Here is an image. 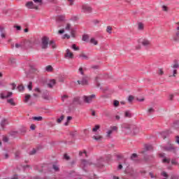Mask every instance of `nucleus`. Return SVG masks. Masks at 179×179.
<instances>
[{
    "mask_svg": "<svg viewBox=\"0 0 179 179\" xmlns=\"http://www.w3.org/2000/svg\"><path fill=\"white\" fill-rule=\"evenodd\" d=\"M133 101H134V96L132 95L129 96V98H128L129 103H132Z\"/></svg>",
    "mask_w": 179,
    "mask_h": 179,
    "instance_id": "603ef678",
    "label": "nucleus"
},
{
    "mask_svg": "<svg viewBox=\"0 0 179 179\" xmlns=\"http://www.w3.org/2000/svg\"><path fill=\"white\" fill-rule=\"evenodd\" d=\"M98 129H100V125L96 124L95 127L92 129L93 132H96Z\"/></svg>",
    "mask_w": 179,
    "mask_h": 179,
    "instance_id": "c9c22d12",
    "label": "nucleus"
},
{
    "mask_svg": "<svg viewBox=\"0 0 179 179\" xmlns=\"http://www.w3.org/2000/svg\"><path fill=\"white\" fill-rule=\"evenodd\" d=\"M113 106L114 107H118L120 106V101L117 100L113 101Z\"/></svg>",
    "mask_w": 179,
    "mask_h": 179,
    "instance_id": "37998d69",
    "label": "nucleus"
},
{
    "mask_svg": "<svg viewBox=\"0 0 179 179\" xmlns=\"http://www.w3.org/2000/svg\"><path fill=\"white\" fill-rule=\"evenodd\" d=\"M162 162H163V163H167V164H169L171 160H170V159H167L165 157L162 159Z\"/></svg>",
    "mask_w": 179,
    "mask_h": 179,
    "instance_id": "a18cd8bd",
    "label": "nucleus"
},
{
    "mask_svg": "<svg viewBox=\"0 0 179 179\" xmlns=\"http://www.w3.org/2000/svg\"><path fill=\"white\" fill-rule=\"evenodd\" d=\"M123 128L126 129L128 134L133 133L134 135L139 134V128L136 126L131 124H123Z\"/></svg>",
    "mask_w": 179,
    "mask_h": 179,
    "instance_id": "f257e3e1",
    "label": "nucleus"
},
{
    "mask_svg": "<svg viewBox=\"0 0 179 179\" xmlns=\"http://www.w3.org/2000/svg\"><path fill=\"white\" fill-rule=\"evenodd\" d=\"M29 90H33V83L30 81L27 85Z\"/></svg>",
    "mask_w": 179,
    "mask_h": 179,
    "instance_id": "4c0bfd02",
    "label": "nucleus"
},
{
    "mask_svg": "<svg viewBox=\"0 0 179 179\" xmlns=\"http://www.w3.org/2000/svg\"><path fill=\"white\" fill-rule=\"evenodd\" d=\"M42 99H44V100H48L49 96H48V91L43 93Z\"/></svg>",
    "mask_w": 179,
    "mask_h": 179,
    "instance_id": "412c9836",
    "label": "nucleus"
},
{
    "mask_svg": "<svg viewBox=\"0 0 179 179\" xmlns=\"http://www.w3.org/2000/svg\"><path fill=\"white\" fill-rule=\"evenodd\" d=\"M117 129H118V127H117L116 126L110 127V130L111 131H117Z\"/></svg>",
    "mask_w": 179,
    "mask_h": 179,
    "instance_id": "0e129e2a",
    "label": "nucleus"
},
{
    "mask_svg": "<svg viewBox=\"0 0 179 179\" xmlns=\"http://www.w3.org/2000/svg\"><path fill=\"white\" fill-rule=\"evenodd\" d=\"M48 44H50V38L48 36H43L41 39V48L43 50H47L48 48Z\"/></svg>",
    "mask_w": 179,
    "mask_h": 179,
    "instance_id": "f03ea898",
    "label": "nucleus"
},
{
    "mask_svg": "<svg viewBox=\"0 0 179 179\" xmlns=\"http://www.w3.org/2000/svg\"><path fill=\"white\" fill-rule=\"evenodd\" d=\"M82 9H83L84 13H92V7H90L87 4L83 5Z\"/></svg>",
    "mask_w": 179,
    "mask_h": 179,
    "instance_id": "39448f33",
    "label": "nucleus"
},
{
    "mask_svg": "<svg viewBox=\"0 0 179 179\" xmlns=\"http://www.w3.org/2000/svg\"><path fill=\"white\" fill-rule=\"evenodd\" d=\"M32 120H34V121H43V117L34 116V117H32Z\"/></svg>",
    "mask_w": 179,
    "mask_h": 179,
    "instance_id": "b1692460",
    "label": "nucleus"
},
{
    "mask_svg": "<svg viewBox=\"0 0 179 179\" xmlns=\"http://www.w3.org/2000/svg\"><path fill=\"white\" fill-rule=\"evenodd\" d=\"M155 159V157L153 155H145L144 156V162H152Z\"/></svg>",
    "mask_w": 179,
    "mask_h": 179,
    "instance_id": "4468645a",
    "label": "nucleus"
},
{
    "mask_svg": "<svg viewBox=\"0 0 179 179\" xmlns=\"http://www.w3.org/2000/svg\"><path fill=\"white\" fill-rule=\"evenodd\" d=\"M25 6H27L28 9H38V6H35L33 1H28L25 4Z\"/></svg>",
    "mask_w": 179,
    "mask_h": 179,
    "instance_id": "9d476101",
    "label": "nucleus"
},
{
    "mask_svg": "<svg viewBox=\"0 0 179 179\" xmlns=\"http://www.w3.org/2000/svg\"><path fill=\"white\" fill-rule=\"evenodd\" d=\"M172 68H173L174 69H178L179 68L178 60L177 59L174 60V64L172 66Z\"/></svg>",
    "mask_w": 179,
    "mask_h": 179,
    "instance_id": "aec40b11",
    "label": "nucleus"
},
{
    "mask_svg": "<svg viewBox=\"0 0 179 179\" xmlns=\"http://www.w3.org/2000/svg\"><path fill=\"white\" fill-rule=\"evenodd\" d=\"M92 99H96V94H92L90 96H86V95L83 96L84 103H92Z\"/></svg>",
    "mask_w": 179,
    "mask_h": 179,
    "instance_id": "20e7f679",
    "label": "nucleus"
},
{
    "mask_svg": "<svg viewBox=\"0 0 179 179\" xmlns=\"http://www.w3.org/2000/svg\"><path fill=\"white\" fill-rule=\"evenodd\" d=\"M141 44L143 45V47H145V48H149V47H150V45L152 44V43L150 42V41H149L146 38H144L142 40Z\"/></svg>",
    "mask_w": 179,
    "mask_h": 179,
    "instance_id": "0eeeda50",
    "label": "nucleus"
},
{
    "mask_svg": "<svg viewBox=\"0 0 179 179\" xmlns=\"http://www.w3.org/2000/svg\"><path fill=\"white\" fill-rule=\"evenodd\" d=\"M176 143H178V145H179V136H176Z\"/></svg>",
    "mask_w": 179,
    "mask_h": 179,
    "instance_id": "774afa93",
    "label": "nucleus"
},
{
    "mask_svg": "<svg viewBox=\"0 0 179 179\" xmlns=\"http://www.w3.org/2000/svg\"><path fill=\"white\" fill-rule=\"evenodd\" d=\"M66 54L64 55V57L69 58V59L73 58V53L71 52L69 49H67L66 50Z\"/></svg>",
    "mask_w": 179,
    "mask_h": 179,
    "instance_id": "f8f14e48",
    "label": "nucleus"
},
{
    "mask_svg": "<svg viewBox=\"0 0 179 179\" xmlns=\"http://www.w3.org/2000/svg\"><path fill=\"white\" fill-rule=\"evenodd\" d=\"M64 118H65V116L64 115H62L61 117L57 120V122L58 124H61V122H62V120H64Z\"/></svg>",
    "mask_w": 179,
    "mask_h": 179,
    "instance_id": "473e14b6",
    "label": "nucleus"
},
{
    "mask_svg": "<svg viewBox=\"0 0 179 179\" xmlns=\"http://www.w3.org/2000/svg\"><path fill=\"white\" fill-rule=\"evenodd\" d=\"M13 94V93L10 92H8L6 96L3 95V94H1L0 98L2 100H3L5 99H8L9 97H12Z\"/></svg>",
    "mask_w": 179,
    "mask_h": 179,
    "instance_id": "ddd939ff",
    "label": "nucleus"
},
{
    "mask_svg": "<svg viewBox=\"0 0 179 179\" xmlns=\"http://www.w3.org/2000/svg\"><path fill=\"white\" fill-rule=\"evenodd\" d=\"M15 29H16V30L17 31H20L22 30V27H20V25H15L14 26Z\"/></svg>",
    "mask_w": 179,
    "mask_h": 179,
    "instance_id": "680f3d73",
    "label": "nucleus"
},
{
    "mask_svg": "<svg viewBox=\"0 0 179 179\" xmlns=\"http://www.w3.org/2000/svg\"><path fill=\"white\" fill-rule=\"evenodd\" d=\"M71 48L74 50V51H79V47L76 46V44H73L71 45Z\"/></svg>",
    "mask_w": 179,
    "mask_h": 179,
    "instance_id": "e433bc0d",
    "label": "nucleus"
},
{
    "mask_svg": "<svg viewBox=\"0 0 179 179\" xmlns=\"http://www.w3.org/2000/svg\"><path fill=\"white\" fill-rule=\"evenodd\" d=\"M71 37H73V38H75L76 35H75V30L72 29L71 31Z\"/></svg>",
    "mask_w": 179,
    "mask_h": 179,
    "instance_id": "e2e57ef3",
    "label": "nucleus"
},
{
    "mask_svg": "<svg viewBox=\"0 0 179 179\" xmlns=\"http://www.w3.org/2000/svg\"><path fill=\"white\" fill-rule=\"evenodd\" d=\"M9 61L10 65H12L13 66H15L16 65V59L15 58H10Z\"/></svg>",
    "mask_w": 179,
    "mask_h": 179,
    "instance_id": "4be33fe9",
    "label": "nucleus"
},
{
    "mask_svg": "<svg viewBox=\"0 0 179 179\" xmlns=\"http://www.w3.org/2000/svg\"><path fill=\"white\" fill-rule=\"evenodd\" d=\"M79 58H82V59H89V57L83 53L79 55Z\"/></svg>",
    "mask_w": 179,
    "mask_h": 179,
    "instance_id": "c85d7f7f",
    "label": "nucleus"
},
{
    "mask_svg": "<svg viewBox=\"0 0 179 179\" xmlns=\"http://www.w3.org/2000/svg\"><path fill=\"white\" fill-rule=\"evenodd\" d=\"M170 135V131L167 130L166 131L161 132V136L163 139H166Z\"/></svg>",
    "mask_w": 179,
    "mask_h": 179,
    "instance_id": "2eb2a0df",
    "label": "nucleus"
},
{
    "mask_svg": "<svg viewBox=\"0 0 179 179\" xmlns=\"http://www.w3.org/2000/svg\"><path fill=\"white\" fill-rule=\"evenodd\" d=\"M54 69L52 68V66H51V65H48V66H47L46 67H45V71H46V72H52V70H53Z\"/></svg>",
    "mask_w": 179,
    "mask_h": 179,
    "instance_id": "a878e982",
    "label": "nucleus"
},
{
    "mask_svg": "<svg viewBox=\"0 0 179 179\" xmlns=\"http://www.w3.org/2000/svg\"><path fill=\"white\" fill-rule=\"evenodd\" d=\"M66 30H71V24H67L65 28Z\"/></svg>",
    "mask_w": 179,
    "mask_h": 179,
    "instance_id": "338daca9",
    "label": "nucleus"
},
{
    "mask_svg": "<svg viewBox=\"0 0 179 179\" xmlns=\"http://www.w3.org/2000/svg\"><path fill=\"white\" fill-rule=\"evenodd\" d=\"M82 164H83L84 167H86L87 166L92 165V162H90L86 159H82Z\"/></svg>",
    "mask_w": 179,
    "mask_h": 179,
    "instance_id": "f3484780",
    "label": "nucleus"
},
{
    "mask_svg": "<svg viewBox=\"0 0 179 179\" xmlns=\"http://www.w3.org/2000/svg\"><path fill=\"white\" fill-rule=\"evenodd\" d=\"M7 103L10 104L11 106H16V103H15V101H13V99H8Z\"/></svg>",
    "mask_w": 179,
    "mask_h": 179,
    "instance_id": "7c9ffc66",
    "label": "nucleus"
},
{
    "mask_svg": "<svg viewBox=\"0 0 179 179\" xmlns=\"http://www.w3.org/2000/svg\"><path fill=\"white\" fill-rule=\"evenodd\" d=\"M145 150H153V146H152V145H149V144H145Z\"/></svg>",
    "mask_w": 179,
    "mask_h": 179,
    "instance_id": "5701e85b",
    "label": "nucleus"
},
{
    "mask_svg": "<svg viewBox=\"0 0 179 179\" xmlns=\"http://www.w3.org/2000/svg\"><path fill=\"white\" fill-rule=\"evenodd\" d=\"M94 139H95V141H101V139H103V137L101 136H94Z\"/></svg>",
    "mask_w": 179,
    "mask_h": 179,
    "instance_id": "c03bdc74",
    "label": "nucleus"
},
{
    "mask_svg": "<svg viewBox=\"0 0 179 179\" xmlns=\"http://www.w3.org/2000/svg\"><path fill=\"white\" fill-rule=\"evenodd\" d=\"M9 124V122H8V120L6 119H3L1 122V127L3 128L4 127H6Z\"/></svg>",
    "mask_w": 179,
    "mask_h": 179,
    "instance_id": "dca6fc26",
    "label": "nucleus"
},
{
    "mask_svg": "<svg viewBox=\"0 0 179 179\" xmlns=\"http://www.w3.org/2000/svg\"><path fill=\"white\" fill-rule=\"evenodd\" d=\"M55 85V80H52V83H48V86L51 89Z\"/></svg>",
    "mask_w": 179,
    "mask_h": 179,
    "instance_id": "ea45409f",
    "label": "nucleus"
},
{
    "mask_svg": "<svg viewBox=\"0 0 179 179\" xmlns=\"http://www.w3.org/2000/svg\"><path fill=\"white\" fill-rule=\"evenodd\" d=\"M78 85H81L82 86H86L89 85V82L87 81V77H83L81 80L77 81Z\"/></svg>",
    "mask_w": 179,
    "mask_h": 179,
    "instance_id": "1a4fd4ad",
    "label": "nucleus"
},
{
    "mask_svg": "<svg viewBox=\"0 0 179 179\" xmlns=\"http://www.w3.org/2000/svg\"><path fill=\"white\" fill-rule=\"evenodd\" d=\"M49 45H50L52 48H57V45L55 44V41L54 40L49 41Z\"/></svg>",
    "mask_w": 179,
    "mask_h": 179,
    "instance_id": "6ab92c4d",
    "label": "nucleus"
},
{
    "mask_svg": "<svg viewBox=\"0 0 179 179\" xmlns=\"http://www.w3.org/2000/svg\"><path fill=\"white\" fill-rule=\"evenodd\" d=\"M90 43L91 44H94V45H97V44H99V43L97 42V41L94 38H92L90 41Z\"/></svg>",
    "mask_w": 179,
    "mask_h": 179,
    "instance_id": "393cba45",
    "label": "nucleus"
},
{
    "mask_svg": "<svg viewBox=\"0 0 179 179\" xmlns=\"http://www.w3.org/2000/svg\"><path fill=\"white\" fill-rule=\"evenodd\" d=\"M113 30V27L111 26H108L106 28V31L108 33V34H111V31Z\"/></svg>",
    "mask_w": 179,
    "mask_h": 179,
    "instance_id": "58836bf2",
    "label": "nucleus"
},
{
    "mask_svg": "<svg viewBox=\"0 0 179 179\" xmlns=\"http://www.w3.org/2000/svg\"><path fill=\"white\" fill-rule=\"evenodd\" d=\"M31 97V95L30 94H27L25 96V100H24V102L25 103H27V101H29V100H30V98Z\"/></svg>",
    "mask_w": 179,
    "mask_h": 179,
    "instance_id": "79ce46f5",
    "label": "nucleus"
},
{
    "mask_svg": "<svg viewBox=\"0 0 179 179\" xmlns=\"http://www.w3.org/2000/svg\"><path fill=\"white\" fill-rule=\"evenodd\" d=\"M148 114H152V113H155V109L150 108V109H148Z\"/></svg>",
    "mask_w": 179,
    "mask_h": 179,
    "instance_id": "052dcab7",
    "label": "nucleus"
},
{
    "mask_svg": "<svg viewBox=\"0 0 179 179\" xmlns=\"http://www.w3.org/2000/svg\"><path fill=\"white\" fill-rule=\"evenodd\" d=\"M17 89L18 92H23V90H24V87L23 85H18Z\"/></svg>",
    "mask_w": 179,
    "mask_h": 179,
    "instance_id": "f704fd0d",
    "label": "nucleus"
},
{
    "mask_svg": "<svg viewBox=\"0 0 179 179\" xmlns=\"http://www.w3.org/2000/svg\"><path fill=\"white\" fill-rule=\"evenodd\" d=\"M71 136H72L73 138H75L76 135H78V131H71L70 133Z\"/></svg>",
    "mask_w": 179,
    "mask_h": 179,
    "instance_id": "49530a36",
    "label": "nucleus"
},
{
    "mask_svg": "<svg viewBox=\"0 0 179 179\" xmlns=\"http://www.w3.org/2000/svg\"><path fill=\"white\" fill-rule=\"evenodd\" d=\"M136 157H138V155H136V153H134L131 156V159L134 160V159H136Z\"/></svg>",
    "mask_w": 179,
    "mask_h": 179,
    "instance_id": "13d9d810",
    "label": "nucleus"
},
{
    "mask_svg": "<svg viewBox=\"0 0 179 179\" xmlns=\"http://www.w3.org/2000/svg\"><path fill=\"white\" fill-rule=\"evenodd\" d=\"M36 153H37V150H36V149H33L31 151L29 152V155H36Z\"/></svg>",
    "mask_w": 179,
    "mask_h": 179,
    "instance_id": "8fccbe9b",
    "label": "nucleus"
},
{
    "mask_svg": "<svg viewBox=\"0 0 179 179\" xmlns=\"http://www.w3.org/2000/svg\"><path fill=\"white\" fill-rule=\"evenodd\" d=\"M3 142H4V143L9 142V138H8V136H3Z\"/></svg>",
    "mask_w": 179,
    "mask_h": 179,
    "instance_id": "a19ab883",
    "label": "nucleus"
},
{
    "mask_svg": "<svg viewBox=\"0 0 179 179\" xmlns=\"http://www.w3.org/2000/svg\"><path fill=\"white\" fill-rule=\"evenodd\" d=\"M73 104H78L80 106L82 104V101H80V96H76L73 99Z\"/></svg>",
    "mask_w": 179,
    "mask_h": 179,
    "instance_id": "9b49d317",
    "label": "nucleus"
},
{
    "mask_svg": "<svg viewBox=\"0 0 179 179\" xmlns=\"http://www.w3.org/2000/svg\"><path fill=\"white\" fill-rule=\"evenodd\" d=\"M52 169H53L54 171H56V172L59 171V166H58L57 164H53V165H52Z\"/></svg>",
    "mask_w": 179,
    "mask_h": 179,
    "instance_id": "72a5a7b5",
    "label": "nucleus"
},
{
    "mask_svg": "<svg viewBox=\"0 0 179 179\" xmlns=\"http://www.w3.org/2000/svg\"><path fill=\"white\" fill-rule=\"evenodd\" d=\"M34 44H36V42L33 40H29L24 43V45L27 48H31L32 47H34Z\"/></svg>",
    "mask_w": 179,
    "mask_h": 179,
    "instance_id": "6e6552de",
    "label": "nucleus"
},
{
    "mask_svg": "<svg viewBox=\"0 0 179 179\" xmlns=\"http://www.w3.org/2000/svg\"><path fill=\"white\" fill-rule=\"evenodd\" d=\"M69 2V6H72L73 5V3H75V0H67Z\"/></svg>",
    "mask_w": 179,
    "mask_h": 179,
    "instance_id": "864d4df0",
    "label": "nucleus"
},
{
    "mask_svg": "<svg viewBox=\"0 0 179 179\" xmlns=\"http://www.w3.org/2000/svg\"><path fill=\"white\" fill-rule=\"evenodd\" d=\"M173 41L176 43H179V31H177L176 34L173 36Z\"/></svg>",
    "mask_w": 179,
    "mask_h": 179,
    "instance_id": "a211bd4d",
    "label": "nucleus"
},
{
    "mask_svg": "<svg viewBox=\"0 0 179 179\" xmlns=\"http://www.w3.org/2000/svg\"><path fill=\"white\" fill-rule=\"evenodd\" d=\"M64 159H65V160H69L71 157L68 155V154H64Z\"/></svg>",
    "mask_w": 179,
    "mask_h": 179,
    "instance_id": "bf43d9fd",
    "label": "nucleus"
},
{
    "mask_svg": "<svg viewBox=\"0 0 179 179\" xmlns=\"http://www.w3.org/2000/svg\"><path fill=\"white\" fill-rule=\"evenodd\" d=\"M143 29H144L143 23L138 22V30H143Z\"/></svg>",
    "mask_w": 179,
    "mask_h": 179,
    "instance_id": "c756f323",
    "label": "nucleus"
},
{
    "mask_svg": "<svg viewBox=\"0 0 179 179\" xmlns=\"http://www.w3.org/2000/svg\"><path fill=\"white\" fill-rule=\"evenodd\" d=\"M125 173L127 174V176H129V177H133V178H134L135 176H136V173L132 169H130L128 168L126 169Z\"/></svg>",
    "mask_w": 179,
    "mask_h": 179,
    "instance_id": "423d86ee",
    "label": "nucleus"
},
{
    "mask_svg": "<svg viewBox=\"0 0 179 179\" xmlns=\"http://www.w3.org/2000/svg\"><path fill=\"white\" fill-rule=\"evenodd\" d=\"M29 68L30 69H31V71H37V69H36V66L34 65H29Z\"/></svg>",
    "mask_w": 179,
    "mask_h": 179,
    "instance_id": "5fc2aeb1",
    "label": "nucleus"
},
{
    "mask_svg": "<svg viewBox=\"0 0 179 179\" xmlns=\"http://www.w3.org/2000/svg\"><path fill=\"white\" fill-rule=\"evenodd\" d=\"M178 148L175 147L173 145L170 144L169 146L164 147V150L166 152H172L173 153H176L178 150Z\"/></svg>",
    "mask_w": 179,
    "mask_h": 179,
    "instance_id": "7ed1b4c3",
    "label": "nucleus"
},
{
    "mask_svg": "<svg viewBox=\"0 0 179 179\" xmlns=\"http://www.w3.org/2000/svg\"><path fill=\"white\" fill-rule=\"evenodd\" d=\"M57 20H58L59 22H64V20H65V16H64V15H59L57 17Z\"/></svg>",
    "mask_w": 179,
    "mask_h": 179,
    "instance_id": "cd10ccee",
    "label": "nucleus"
},
{
    "mask_svg": "<svg viewBox=\"0 0 179 179\" xmlns=\"http://www.w3.org/2000/svg\"><path fill=\"white\" fill-rule=\"evenodd\" d=\"M65 99H68V95H63L62 96V101H65Z\"/></svg>",
    "mask_w": 179,
    "mask_h": 179,
    "instance_id": "69168bd1",
    "label": "nucleus"
},
{
    "mask_svg": "<svg viewBox=\"0 0 179 179\" xmlns=\"http://www.w3.org/2000/svg\"><path fill=\"white\" fill-rule=\"evenodd\" d=\"M34 2L35 3H38L39 5H41V3H43V0H34Z\"/></svg>",
    "mask_w": 179,
    "mask_h": 179,
    "instance_id": "4d7b16f0",
    "label": "nucleus"
},
{
    "mask_svg": "<svg viewBox=\"0 0 179 179\" xmlns=\"http://www.w3.org/2000/svg\"><path fill=\"white\" fill-rule=\"evenodd\" d=\"M124 117H126V118H131V117H132V114H131L129 111H126L124 113Z\"/></svg>",
    "mask_w": 179,
    "mask_h": 179,
    "instance_id": "2f4dec72",
    "label": "nucleus"
},
{
    "mask_svg": "<svg viewBox=\"0 0 179 179\" xmlns=\"http://www.w3.org/2000/svg\"><path fill=\"white\" fill-rule=\"evenodd\" d=\"M161 176L163 177H165L166 178H169V174L166 171H162L161 173Z\"/></svg>",
    "mask_w": 179,
    "mask_h": 179,
    "instance_id": "de8ad7c7",
    "label": "nucleus"
},
{
    "mask_svg": "<svg viewBox=\"0 0 179 179\" xmlns=\"http://www.w3.org/2000/svg\"><path fill=\"white\" fill-rule=\"evenodd\" d=\"M89 39V36L85 34L83 36V41H87V40Z\"/></svg>",
    "mask_w": 179,
    "mask_h": 179,
    "instance_id": "09e8293b",
    "label": "nucleus"
},
{
    "mask_svg": "<svg viewBox=\"0 0 179 179\" xmlns=\"http://www.w3.org/2000/svg\"><path fill=\"white\" fill-rule=\"evenodd\" d=\"M20 157V151H17L15 152V159H19Z\"/></svg>",
    "mask_w": 179,
    "mask_h": 179,
    "instance_id": "6e6d98bb",
    "label": "nucleus"
},
{
    "mask_svg": "<svg viewBox=\"0 0 179 179\" xmlns=\"http://www.w3.org/2000/svg\"><path fill=\"white\" fill-rule=\"evenodd\" d=\"M111 134H113V130L110 129L107 131V134H106V136L108 138H110V136H111Z\"/></svg>",
    "mask_w": 179,
    "mask_h": 179,
    "instance_id": "3c124183",
    "label": "nucleus"
},
{
    "mask_svg": "<svg viewBox=\"0 0 179 179\" xmlns=\"http://www.w3.org/2000/svg\"><path fill=\"white\" fill-rule=\"evenodd\" d=\"M95 83H96V87H99V89H102L101 86L100 85V83L99 82V77H96V78H95Z\"/></svg>",
    "mask_w": 179,
    "mask_h": 179,
    "instance_id": "bb28decb",
    "label": "nucleus"
}]
</instances>
